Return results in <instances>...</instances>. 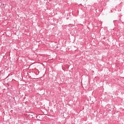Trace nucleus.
<instances>
[{
  "label": "nucleus",
  "instance_id": "nucleus-2",
  "mask_svg": "<svg viewBox=\"0 0 124 124\" xmlns=\"http://www.w3.org/2000/svg\"><path fill=\"white\" fill-rule=\"evenodd\" d=\"M8 86H9V84H8Z\"/></svg>",
  "mask_w": 124,
  "mask_h": 124
},
{
  "label": "nucleus",
  "instance_id": "nucleus-1",
  "mask_svg": "<svg viewBox=\"0 0 124 124\" xmlns=\"http://www.w3.org/2000/svg\"><path fill=\"white\" fill-rule=\"evenodd\" d=\"M3 5H4V4H3Z\"/></svg>",
  "mask_w": 124,
  "mask_h": 124
}]
</instances>
